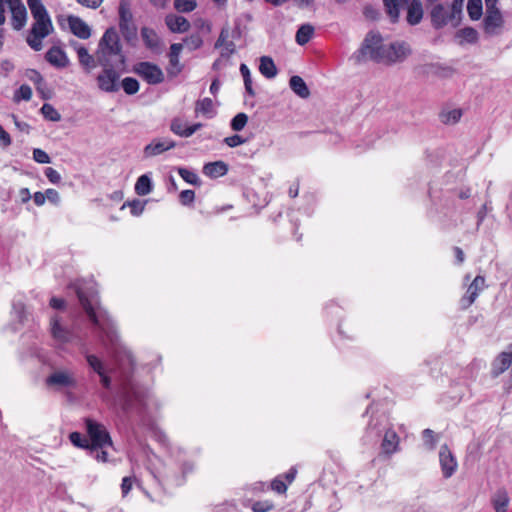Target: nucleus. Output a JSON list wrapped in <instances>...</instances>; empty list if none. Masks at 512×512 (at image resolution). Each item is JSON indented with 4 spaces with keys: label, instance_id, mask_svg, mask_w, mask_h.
Segmentation results:
<instances>
[{
    "label": "nucleus",
    "instance_id": "obj_1",
    "mask_svg": "<svg viewBox=\"0 0 512 512\" xmlns=\"http://www.w3.org/2000/svg\"><path fill=\"white\" fill-rule=\"evenodd\" d=\"M96 57L102 72L96 77L98 88L107 93L120 89L118 69L125 65L126 57L118 32L114 27L108 28L99 40Z\"/></svg>",
    "mask_w": 512,
    "mask_h": 512
},
{
    "label": "nucleus",
    "instance_id": "obj_2",
    "mask_svg": "<svg viewBox=\"0 0 512 512\" xmlns=\"http://www.w3.org/2000/svg\"><path fill=\"white\" fill-rule=\"evenodd\" d=\"M76 294L89 320L98 330L100 337L114 345L118 335L116 326L109 313L99 305L98 291L92 282L76 283Z\"/></svg>",
    "mask_w": 512,
    "mask_h": 512
},
{
    "label": "nucleus",
    "instance_id": "obj_3",
    "mask_svg": "<svg viewBox=\"0 0 512 512\" xmlns=\"http://www.w3.org/2000/svg\"><path fill=\"white\" fill-rule=\"evenodd\" d=\"M383 37L379 32L369 31L360 48L353 54L352 58L356 63L360 64L371 60L375 63L380 64L383 54Z\"/></svg>",
    "mask_w": 512,
    "mask_h": 512
},
{
    "label": "nucleus",
    "instance_id": "obj_4",
    "mask_svg": "<svg viewBox=\"0 0 512 512\" xmlns=\"http://www.w3.org/2000/svg\"><path fill=\"white\" fill-rule=\"evenodd\" d=\"M148 390L137 385H131L121 397V410L126 415L134 413L142 416L146 411Z\"/></svg>",
    "mask_w": 512,
    "mask_h": 512
},
{
    "label": "nucleus",
    "instance_id": "obj_5",
    "mask_svg": "<svg viewBox=\"0 0 512 512\" xmlns=\"http://www.w3.org/2000/svg\"><path fill=\"white\" fill-rule=\"evenodd\" d=\"M86 433L90 442V452L106 447H112L113 441L107 428L91 418L84 419Z\"/></svg>",
    "mask_w": 512,
    "mask_h": 512
},
{
    "label": "nucleus",
    "instance_id": "obj_6",
    "mask_svg": "<svg viewBox=\"0 0 512 512\" xmlns=\"http://www.w3.org/2000/svg\"><path fill=\"white\" fill-rule=\"evenodd\" d=\"M411 54V46L406 41H393L389 44H384L380 64L392 66L397 63H403Z\"/></svg>",
    "mask_w": 512,
    "mask_h": 512
},
{
    "label": "nucleus",
    "instance_id": "obj_7",
    "mask_svg": "<svg viewBox=\"0 0 512 512\" xmlns=\"http://www.w3.org/2000/svg\"><path fill=\"white\" fill-rule=\"evenodd\" d=\"M53 30L51 18L35 19L27 38L26 42L34 51H40L43 47L42 40L46 38Z\"/></svg>",
    "mask_w": 512,
    "mask_h": 512
},
{
    "label": "nucleus",
    "instance_id": "obj_8",
    "mask_svg": "<svg viewBox=\"0 0 512 512\" xmlns=\"http://www.w3.org/2000/svg\"><path fill=\"white\" fill-rule=\"evenodd\" d=\"M430 17L432 25L436 29L443 28L448 23H452L453 26H457L461 20L458 15H453L451 7H445L441 3L433 5L430 11Z\"/></svg>",
    "mask_w": 512,
    "mask_h": 512
},
{
    "label": "nucleus",
    "instance_id": "obj_9",
    "mask_svg": "<svg viewBox=\"0 0 512 512\" xmlns=\"http://www.w3.org/2000/svg\"><path fill=\"white\" fill-rule=\"evenodd\" d=\"M133 71L150 85H157L164 81V74L161 68L148 61L135 64Z\"/></svg>",
    "mask_w": 512,
    "mask_h": 512
},
{
    "label": "nucleus",
    "instance_id": "obj_10",
    "mask_svg": "<svg viewBox=\"0 0 512 512\" xmlns=\"http://www.w3.org/2000/svg\"><path fill=\"white\" fill-rule=\"evenodd\" d=\"M46 384L61 390L64 388L76 389L78 382L73 372L69 370H58L47 377Z\"/></svg>",
    "mask_w": 512,
    "mask_h": 512
},
{
    "label": "nucleus",
    "instance_id": "obj_11",
    "mask_svg": "<svg viewBox=\"0 0 512 512\" xmlns=\"http://www.w3.org/2000/svg\"><path fill=\"white\" fill-rule=\"evenodd\" d=\"M485 287V277L481 275H477L472 283L469 285L465 295L460 300V305L462 309H467L470 307L475 300L477 299L479 293Z\"/></svg>",
    "mask_w": 512,
    "mask_h": 512
},
{
    "label": "nucleus",
    "instance_id": "obj_12",
    "mask_svg": "<svg viewBox=\"0 0 512 512\" xmlns=\"http://www.w3.org/2000/svg\"><path fill=\"white\" fill-rule=\"evenodd\" d=\"M51 334L54 340L62 344L73 342L78 338L74 330L68 329L60 324L57 316L51 318Z\"/></svg>",
    "mask_w": 512,
    "mask_h": 512
},
{
    "label": "nucleus",
    "instance_id": "obj_13",
    "mask_svg": "<svg viewBox=\"0 0 512 512\" xmlns=\"http://www.w3.org/2000/svg\"><path fill=\"white\" fill-rule=\"evenodd\" d=\"M512 364V343L508 346L507 351H503L492 361L491 376L497 378L504 373Z\"/></svg>",
    "mask_w": 512,
    "mask_h": 512
},
{
    "label": "nucleus",
    "instance_id": "obj_14",
    "mask_svg": "<svg viewBox=\"0 0 512 512\" xmlns=\"http://www.w3.org/2000/svg\"><path fill=\"white\" fill-rule=\"evenodd\" d=\"M439 461L444 478H450L457 468V461L448 449L447 445H443L439 451Z\"/></svg>",
    "mask_w": 512,
    "mask_h": 512
},
{
    "label": "nucleus",
    "instance_id": "obj_15",
    "mask_svg": "<svg viewBox=\"0 0 512 512\" xmlns=\"http://www.w3.org/2000/svg\"><path fill=\"white\" fill-rule=\"evenodd\" d=\"M11 25L14 30H21L27 22V10L20 0L11 1Z\"/></svg>",
    "mask_w": 512,
    "mask_h": 512
},
{
    "label": "nucleus",
    "instance_id": "obj_16",
    "mask_svg": "<svg viewBox=\"0 0 512 512\" xmlns=\"http://www.w3.org/2000/svg\"><path fill=\"white\" fill-rule=\"evenodd\" d=\"M141 37L147 49L151 50L154 53L162 52L163 42L154 29L146 26L142 27Z\"/></svg>",
    "mask_w": 512,
    "mask_h": 512
},
{
    "label": "nucleus",
    "instance_id": "obj_17",
    "mask_svg": "<svg viewBox=\"0 0 512 512\" xmlns=\"http://www.w3.org/2000/svg\"><path fill=\"white\" fill-rule=\"evenodd\" d=\"M45 59L56 68H66L70 63L66 52L57 46H52L46 52Z\"/></svg>",
    "mask_w": 512,
    "mask_h": 512
},
{
    "label": "nucleus",
    "instance_id": "obj_18",
    "mask_svg": "<svg viewBox=\"0 0 512 512\" xmlns=\"http://www.w3.org/2000/svg\"><path fill=\"white\" fill-rule=\"evenodd\" d=\"M68 25L70 31L80 39H88L91 36V29L86 22H84L80 17L70 15L68 16Z\"/></svg>",
    "mask_w": 512,
    "mask_h": 512
},
{
    "label": "nucleus",
    "instance_id": "obj_19",
    "mask_svg": "<svg viewBox=\"0 0 512 512\" xmlns=\"http://www.w3.org/2000/svg\"><path fill=\"white\" fill-rule=\"evenodd\" d=\"M175 145V142L170 139L154 140L144 148V154L146 157L156 156L174 148Z\"/></svg>",
    "mask_w": 512,
    "mask_h": 512
},
{
    "label": "nucleus",
    "instance_id": "obj_20",
    "mask_svg": "<svg viewBox=\"0 0 512 512\" xmlns=\"http://www.w3.org/2000/svg\"><path fill=\"white\" fill-rule=\"evenodd\" d=\"M202 126H203L202 123H195L191 126L185 127L184 122L180 118H174L171 121L170 129L174 134H176L180 137L187 138V137L192 136Z\"/></svg>",
    "mask_w": 512,
    "mask_h": 512
},
{
    "label": "nucleus",
    "instance_id": "obj_21",
    "mask_svg": "<svg viewBox=\"0 0 512 512\" xmlns=\"http://www.w3.org/2000/svg\"><path fill=\"white\" fill-rule=\"evenodd\" d=\"M165 24L173 33H184L190 28V22L183 16L169 14L165 17Z\"/></svg>",
    "mask_w": 512,
    "mask_h": 512
},
{
    "label": "nucleus",
    "instance_id": "obj_22",
    "mask_svg": "<svg viewBox=\"0 0 512 512\" xmlns=\"http://www.w3.org/2000/svg\"><path fill=\"white\" fill-rule=\"evenodd\" d=\"M504 24L502 13L498 14H485L483 19V29L487 35L498 34L497 29H500Z\"/></svg>",
    "mask_w": 512,
    "mask_h": 512
},
{
    "label": "nucleus",
    "instance_id": "obj_23",
    "mask_svg": "<svg viewBox=\"0 0 512 512\" xmlns=\"http://www.w3.org/2000/svg\"><path fill=\"white\" fill-rule=\"evenodd\" d=\"M77 56L79 64L81 65L83 71L87 74L91 73L92 70L99 65L96 55H91L86 47H79Z\"/></svg>",
    "mask_w": 512,
    "mask_h": 512
},
{
    "label": "nucleus",
    "instance_id": "obj_24",
    "mask_svg": "<svg viewBox=\"0 0 512 512\" xmlns=\"http://www.w3.org/2000/svg\"><path fill=\"white\" fill-rule=\"evenodd\" d=\"M229 170L228 164L224 161H215L206 163L203 167V173L212 179L222 177L227 174Z\"/></svg>",
    "mask_w": 512,
    "mask_h": 512
},
{
    "label": "nucleus",
    "instance_id": "obj_25",
    "mask_svg": "<svg viewBox=\"0 0 512 512\" xmlns=\"http://www.w3.org/2000/svg\"><path fill=\"white\" fill-rule=\"evenodd\" d=\"M510 498L505 488H499L491 496V504L495 512H506Z\"/></svg>",
    "mask_w": 512,
    "mask_h": 512
},
{
    "label": "nucleus",
    "instance_id": "obj_26",
    "mask_svg": "<svg viewBox=\"0 0 512 512\" xmlns=\"http://www.w3.org/2000/svg\"><path fill=\"white\" fill-rule=\"evenodd\" d=\"M399 437L394 430H387L385 432L381 448L382 452L386 455H392L398 450Z\"/></svg>",
    "mask_w": 512,
    "mask_h": 512
},
{
    "label": "nucleus",
    "instance_id": "obj_27",
    "mask_svg": "<svg viewBox=\"0 0 512 512\" xmlns=\"http://www.w3.org/2000/svg\"><path fill=\"white\" fill-rule=\"evenodd\" d=\"M182 50H183L182 43H173L170 46V52L168 54L169 64L171 67L176 68L175 71H173L171 68H168V73L170 75H177L182 70V66L180 65V61H179V56H180V53Z\"/></svg>",
    "mask_w": 512,
    "mask_h": 512
},
{
    "label": "nucleus",
    "instance_id": "obj_28",
    "mask_svg": "<svg viewBox=\"0 0 512 512\" xmlns=\"http://www.w3.org/2000/svg\"><path fill=\"white\" fill-rule=\"evenodd\" d=\"M423 18V7L420 0H412L407 8V22L417 25Z\"/></svg>",
    "mask_w": 512,
    "mask_h": 512
},
{
    "label": "nucleus",
    "instance_id": "obj_29",
    "mask_svg": "<svg viewBox=\"0 0 512 512\" xmlns=\"http://www.w3.org/2000/svg\"><path fill=\"white\" fill-rule=\"evenodd\" d=\"M291 90L300 98L306 99L310 96V90L305 81L298 75H294L289 80Z\"/></svg>",
    "mask_w": 512,
    "mask_h": 512
},
{
    "label": "nucleus",
    "instance_id": "obj_30",
    "mask_svg": "<svg viewBox=\"0 0 512 512\" xmlns=\"http://www.w3.org/2000/svg\"><path fill=\"white\" fill-rule=\"evenodd\" d=\"M195 113L196 114H202L206 118H213L216 114L214 110V104L211 98H204L201 100H198L195 103Z\"/></svg>",
    "mask_w": 512,
    "mask_h": 512
},
{
    "label": "nucleus",
    "instance_id": "obj_31",
    "mask_svg": "<svg viewBox=\"0 0 512 512\" xmlns=\"http://www.w3.org/2000/svg\"><path fill=\"white\" fill-rule=\"evenodd\" d=\"M259 71L264 77L268 79L274 78L277 75V68L275 63L269 56H262L260 58Z\"/></svg>",
    "mask_w": 512,
    "mask_h": 512
},
{
    "label": "nucleus",
    "instance_id": "obj_32",
    "mask_svg": "<svg viewBox=\"0 0 512 512\" xmlns=\"http://www.w3.org/2000/svg\"><path fill=\"white\" fill-rule=\"evenodd\" d=\"M135 193L139 196H145L152 192L153 183L148 174L141 175L135 183Z\"/></svg>",
    "mask_w": 512,
    "mask_h": 512
},
{
    "label": "nucleus",
    "instance_id": "obj_33",
    "mask_svg": "<svg viewBox=\"0 0 512 512\" xmlns=\"http://www.w3.org/2000/svg\"><path fill=\"white\" fill-rule=\"evenodd\" d=\"M27 5L34 20L50 18L46 7L42 3V0H27Z\"/></svg>",
    "mask_w": 512,
    "mask_h": 512
},
{
    "label": "nucleus",
    "instance_id": "obj_34",
    "mask_svg": "<svg viewBox=\"0 0 512 512\" xmlns=\"http://www.w3.org/2000/svg\"><path fill=\"white\" fill-rule=\"evenodd\" d=\"M119 29L126 42L132 43L137 39V26L134 21L119 23Z\"/></svg>",
    "mask_w": 512,
    "mask_h": 512
},
{
    "label": "nucleus",
    "instance_id": "obj_35",
    "mask_svg": "<svg viewBox=\"0 0 512 512\" xmlns=\"http://www.w3.org/2000/svg\"><path fill=\"white\" fill-rule=\"evenodd\" d=\"M314 33V27L310 24H303L296 32V42L299 45H305L310 41Z\"/></svg>",
    "mask_w": 512,
    "mask_h": 512
},
{
    "label": "nucleus",
    "instance_id": "obj_36",
    "mask_svg": "<svg viewBox=\"0 0 512 512\" xmlns=\"http://www.w3.org/2000/svg\"><path fill=\"white\" fill-rule=\"evenodd\" d=\"M467 12L472 21L479 20L483 15L482 0H468Z\"/></svg>",
    "mask_w": 512,
    "mask_h": 512
},
{
    "label": "nucleus",
    "instance_id": "obj_37",
    "mask_svg": "<svg viewBox=\"0 0 512 512\" xmlns=\"http://www.w3.org/2000/svg\"><path fill=\"white\" fill-rule=\"evenodd\" d=\"M119 23L133 22V14L129 0H120L118 7Z\"/></svg>",
    "mask_w": 512,
    "mask_h": 512
},
{
    "label": "nucleus",
    "instance_id": "obj_38",
    "mask_svg": "<svg viewBox=\"0 0 512 512\" xmlns=\"http://www.w3.org/2000/svg\"><path fill=\"white\" fill-rule=\"evenodd\" d=\"M69 440L75 447L90 451V442L88 437L82 435L80 432L70 433Z\"/></svg>",
    "mask_w": 512,
    "mask_h": 512
},
{
    "label": "nucleus",
    "instance_id": "obj_39",
    "mask_svg": "<svg viewBox=\"0 0 512 512\" xmlns=\"http://www.w3.org/2000/svg\"><path fill=\"white\" fill-rule=\"evenodd\" d=\"M120 87L123 88L124 92L128 95H134L139 91L140 85L137 79L133 77H125L121 83Z\"/></svg>",
    "mask_w": 512,
    "mask_h": 512
},
{
    "label": "nucleus",
    "instance_id": "obj_40",
    "mask_svg": "<svg viewBox=\"0 0 512 512\" xmlns=\"http://www.w3.org/2000/svg\"><path fill=\"white\" fill-rule=\"evenodd\" d=\"M386 12L391 19V22L395 23L399 19V4L398 0H383Z\"/></svg>",
    "mask_w": 512,
    "mask_h": 512
},
{
    "label": "nucleus",
    "instance_id": "obj_41",
    "mask_svg": "<svg viewBox=\"0 0 512 512\" xmlns=\"http://www.w3.org/2000/svg\"><path fill=\"white\" fill-rule=\"evenodd\" d=\"M41 113L46 120L58 122L61 120L60 113L49 103L43 104Z\"/></svg>",
    "mask_w": 512,
    "mask_h": 512
},
{
    "label": "nucleus",
    "instance_id": "obj_42",
    "mask_svg": "<svg viewBox=\"0 0 512 512\" xmlns=\"http://www.w3.org/2000/svg\"><path fill=\"white\" fill-rule=\"evenodd\" d=\"M458 37L463 38L466 42L474 44L478 41V32L473 27H465L457 32Z\"/></svg>",
    "mask_w": 512,
    "mask_h": 512
},
{
    "label": "nucleus",
    "instance_id": "obj_43",
    "mask_svg": "<svg viewBox=\"0 0 512 512\" xmlns=\"http://www.w3.org/2000/svg\"><path fill=\"white\" fill-rule=\"evenodd\" d=\"M196 7V0H174V8L181 13L192 12Z\"/></svg>",
    "mask_w": 512,
    "mask_h": 512
},
{
    "label": "nucleus",
    "instance_id": "obj_44",
    "mask_svg": "<svg viewBox=\"0 0 512 512\" xmlns=\"http://www.w3.org/2000/svg\"><path fill=\"white\" fill-rule=\"evenodd\" d=\"M85 358H86L88 365L93 369V371L95 373L100 375V373L105 372L104 363L96 355L86 354Z\"/></svg>",
    "mask_w": 512,
    "mask_h": 512
},
{
    "label": "nucleus",
    "instance_id": "obj_45",
    "mask_svg": "<svg viewBox=\"0 0 512 512\" xmlns=\"http://www.w3.org/2000/svg\"><path fill=\"white\" fill-rule=\"evenodd\" d=\"M183 41L191 51L197 50L203 45V38L198 32L189 35Z\"/></svg>",
    "mask_w": 512,
    "mask_h": 512
},
{
    "label": "nucleus",
    "instance_id": "obj_46",
    "mask_svg": "<svg viewBox=\"0 0 512 512\" xmlns=\"http://www.w3.org/2000/svg\"><path fill=\"white\" fill-rule=\"evenodd\" d=\"M247 122H248V116L245 113L241 112V113L236 114L232 118V120L230 122V127L232 130L238 132V131H241L244 129Z\"/></svg>",
    "mask_w": 512,
    "mask_h": 512
},
{
    "label": "nucleus",
    "instance_id": "obj_47",
    "mask_svg": "<svg viewBox=\"0 0 512 512\" xmlns=\"http://www.w3.org/2000/svg\"><path fill=\"white\" fill-rule=\"evenodd\" d=\"M178 173L185 182L191 185H200L199 177L195 172L186 168H179Z\"/></svg>",
    "mask_w": 512,
    "mask_h": 512
},
{
    "label": "nucleus",
    "instance_id": "obj_48",
    "mask_svg": "<svg viewBox=\"0 0 512 512\" xmlns=\"http://www.w3.org/2000/svg\"><path fill=\"white\" fill-rule=\"evenodd\" d=\"M32 97V89L29 85L23 84L15 91L14 101L19 102L20 100L29 101Z\"/></svg>",
    "mask_w": 512,
    "mask_h": 512
},
{
    "label": "nucleus",
    "instance_id": "obj_49",
    "mask_svg": "<svg viewBox=\"0 0 512 512\" xmlns=\"http://www.w3.org/2000/svg\"><path fill=\"white\" fill-rule=\"evenodd\" d=\"M27 78L33 82L36 89H40V86H46V82L43 76L35 69H29L26 73Z\"/></svg>",
    "mask_w": 512,
    "mask_h": 512
},
{
    "label": "nucleus",
    "instance_id": "obj_50",
    "mask_svg": "<svg viewBox=\"0 0 512 512\" xmlns=\"http://www.w3.org/2000/svg\"><path fill=\"white\" fill-rule=\"evenodd\" d=\"M33 160L40 164H48L51 162L50 156L40 148L33 150Z\"/></svg>",
    "mask_w": 512,
    "mask_h": 512
},
{
    "label": "nucleus",
    "instance_id": "obj_51",
    "mask_svg": "<svg viewBox=\"0 0 512 512\" xmlns=\"http://www.w3.org/2000/svg\"><path fill=\"white\" fill-rule=\"evenodd\" d=\"M195 192L193 190L187 189L183 190L179 195V201L182 205L188 206L194 202Z\"/></svg>",
    "mask_w": 512,
    "mask_h": 512
},
{
    "label": "nucleus",
    "instance_id": "obj_52",
    "mask_svg": "<svg viewBox=\"0 0 512 512\" xmlns=\"http://www.w3.org/2000/svg\"><path fill=\"white\" fill-rule=\"evenodd\" d=\"M127 205L131 209V214L133 216H139L142 214L145 208V202H142L138 199H135L133 201L127 202Z\"/></svg>",
    "mask_w": 512,
    "mask_h": 512
},
{
    "label": "nucleus",
    "instance_id": "obj_53",
    "mask_svg": "<svg viewBox=\"0 0 512 512\" xmlns=\"http://www.w3.org/2000/svg\"><path fill=\"white\" fill-rule=\"evenodd\" d=\"M246 141L247 140L245 138H243L242 136H240L238 134L228 136V137L224 138V140H223V142L231 148H234L241 144H244V143H246Z\"/></svg>",
    "mask_w": 512,
    "mask_h": 512
},
{
    "label": "nucleus",
    "instance_id": "obj_54",
    "mask_svg": "<svg viewBox=\"0 0 512 512\" xmlns=\"http://www.w3.org/2000/svg\"><path fill=\"white\" fill-rule=\"evenodd\" d=\"M44 174L52 184H58L61 181L60 173L52 167H47Z\"/></svg>",
    "mask_w": 512,
    "mask_h": 512
},
{
    "label": "nucleus",
    "instance_id": "obj_55",
    "mask_svg": "<svg viewBox=\"0 0 512 512\" xmlns=\"http://www.w3.org/2000/svg\"><path fill=\"white\" fill-rule=\"evenodd\" d=\"M271 488H272V490L276 491L277 493L282 494V493H285V492H286V490H287V485H286V483L282 480V476H278V477H276V478L271 482Z\"/></svg>",
    "mask_w": 512,
    "mask_h": 512
},
{
    "label": "nucleus",
    "instance_id": "obj_56",
    "mask_svg": "<svg viewBox=\"0 0 512 512\" xmlns=\"http://www.w3.org/2000/svg\"><path fill=\"white\" fill-rule=\"evenodd\" d=\"M272 508L273 503L269 501H257L252 505V510L254 512H267Z\"/></svg>",
    "mask_w": 512,
    "mask_h": 512
},
{
    "label": "nucleus",
    "instance_id": "obj_57",
    "mask_svg": "<svg viewBox=\"0 0 512 512\" xmlns=\"http://www.w3.org/2000/svg\"><path fill=\"white\" fill-rule=\"evenodd\" d=\"M423 440L426 445L429 446L430 449H433L435 446V435L434 431L431 429H425L422 432Z\"/></svg>",
    "mask_w": 512,
    "mask_h": 512
},
{
    "label": "nucleus",
    "instance_id": "obj_58",
    "mask_svg": "<svg viewBox=\"0 0 512 512\" xmlns=\"http://www.w3.org/2000/svg\"><path fill=\"white\" fill-rule=\"evenodd\" d=\"M228 38H229V28H228V26H224L221 29L220 35L215 43V48L225 46V43L228 42V40H227Z\"/></svg>",
    "mask_w": 512,
    "mask_h": 512
},
{
    "label": "nucleus",
    "instance_id": "obj_59",
    "mask_svg": "<svg viewBox=\"0 0 512 512\" xmlns=\"http://www.w3.org/2000/svg\"><path fill=\"white\" fill-rule=\"evenodd\" d=\"M12 139L7 131L0 125V145L7 148L11 145Z\"/></svg>",
    "mask_w": 512,
    "mask_h": 512
},
{
    "label": "nucleus",
    "instance_id": "obj_60",
    "mask_svg": "<svg viewBox=\"0 0 512 512\" xmlns=\"http://www.w3.org/2000/svg\"><path fill=\"white\" fill-rule=\"evenodd\" d=\"M132 486H133V478L130 476L124 477L122 479V483H121L122 495L126 496L132 489Z\"/></svg>",
    "mask_w": 512,
    "mask_h": 512
},
{
    "label": "nucleus",
    "instance_id": "obj_61",
    "mask_svg": "<svg viewBox=\"0 0 512 512\" xmlns=\"http://www.w3.org/2000/svg\"><path fill=\"white\" fill-rule=\"evenodd\" d=\"M498 0H485L486 14H498L501 13L497 6Z\"/></svg>",
    "mask_w": 512,
    "mask_h": 512
},
{
    "label": "nucleus",
    "instance_id": "obj_62",
    "mask_svg": "<svg viewBox=\"0 0 512 512\" xmlns=\"http://www.w3.org/2000/svg\"><path fill=\"white\" fill-rule=\"evenodd\" d=\"M45 196L53 204H58L60 202V195L55 189H47L45 191Z\"/></svg>",
    "mask_w": 512,
    "mask_h": 512
},
{
    "label": "nucleus",
    "instance_id": "obj_63",
    "mask_svg": "<svg viewBox=\"0 0 512 512\" xmlns=\"http://www.w3.org/2000/svg\"><path fill=\"white\" fill-rule=\"evenodd\" d=\"M461 115H462L461 111L455 109V110L448 112V114L446 115V119L443 121L446 123H448V122L456 123L461 118Z\"/></svg>",
    "mask_w": 512,
    "mask_h": 512
},
{
    "label": "nucleus",
    "instance_id": "obj_64",
    "mask_svg": "<svg viewBox=\"0 0 512 512\" xmlns=\"http://www.w3.org/2000/svg\"><path fill=\"white\" fill-rule=\"evenodd\" d=\"M195 25L197 26V28H199L206 34H209L211 32V29H212L211 23L206 20L199 19L195 22Z\"/></svg>",
    "mask_w": 512,
    "mask_h": 512
}]
</instances>
